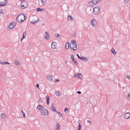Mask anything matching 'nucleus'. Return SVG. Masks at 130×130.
<instances>
[{"instance_id":"obj_38","label":"nucleus","mask_w":130,"mask_h":130,"mask_svg":"<svg viewBox=\"0 0 130 130\" xmlns=\"http://www.w3.org/2000/svg\"><path fill=\"white\" fill-rule=\"evenodd\" d=\"M53 107H55L54 106L53 104L52 103L51 105V109H52V108H53Z\"/></svg>"},{"instance_id":"obj_14","label":"nucleus","mask_w":130,"mask_h":130,"mask_svg":"<svg viewBox=\"0 0 130 130\" xmlns=\"http://www.w3.org/2000/svg\"><path fill=\"white\" fill-rule=\"evenodd\" d=\"M46 102H47V104L48 105L49 103V97L48 96H46Z\"/></svg>"},{"instance_id":"obj_45","label":"nucleus","mask_w":130,"mask_h":130,"mask_svg":"<svg viewBox=\"0 0 130 130\" xmlns=\"http://www.w3.org/2000/svg\"><path fill=\"white\" fill-rule=\"evenodd\" d=\"M127 98L128 99H130V95L129 94H128Z\"/></svg>"},{"instance_id":"obj_34","label":"nucleus","mask_w":130,"mask_h":130,"mask_svg":"<svg viewBox=\"0 0 130 130\" xmlns=\"http://www.w3.org/2000/svg\"><path fill=\"white\" fill-rule=\"evenodd\" d=\"M84 58L85 57H81L80 59L82 60H83V61H84Z\"/></svg>"},{"instance_id":"obj_27","label":"nucleus","mask_w":130,"mask_h":130,"mask_svg":"<svg viewBox=\"0 0 130 130\" xmlns=\"http://www.w3.org/2000/svg\"><path fill=\"white\" fill-rule=\"evenodd\" d=\"M79 74L78 73L77 74H76L74 76V77H78L79 76Z\"/></svg>"},{"instance_id":"obj_36","label":"nucleus","mask_w":130,"mask_h":130,"mask_svg":"<svg viewBox=\"0 0 130 130\" xmlns=\"http://www.w3.org/2000/svg\"><path fill=\"white\" fill-rule=\"evenodd\" d=\"M56 92L57 93L56 94V95L57 96H58L59 95V92Z\"/></svg>"},{"instance_id":"obj_21","label":"nucleus","mask_w":130,"mask_h":130,"mask_svg":"<svg viewBox=\"0 0 130 130\" xmlns=\"http://www.w3.org/2000/svg\"><path fill=\"white\" fill-rule=\"evenodd\" d=\"M91 2H92L94 5H96V4H97L96 0H92Z\"/></svg>"},{"instance_id":"obj_33","label":"nucleus","mask_w":130,"mask_h":130,"mask_svg":"<svg viewBox=\"0 0 130 130\" xmlns=\"http://www.w3.org/2000/svg\"><path fill=\"white\" fill-rule=\"evenodd\" d=\"M84 60H85L86 61H88V59L87 57H85Z\"/></svg>"},{"instance_id":"obj_17","label":"nucleus","mask_w":130,"mask_h":130,"mask_svg":"<svg viewBox=\"0 0 130 130\" xmlns=\"http://www.w3.org/2000/svg\"><path fill=\"white\" fill-rule=\"evenodd\" d=\"M111 52L114 55H115L116 53V52L115 51V50L113 49L112 48L111 50Z\"/></svg>"},{"instance_id":"obj_18","label":"nucleus","mask_w":130,"mask_h":130,"mask_svg":"<svg viewBox=\"0 0 130 130\" xmlns=\"http://www.w3.org/2000/svg\"><path fill=\"white\" fill-rule=\"evenodd\" d=\"M26 35V32L25 31L23 33V35L22 37V39H24L25 38Z\"/></svg>"},{"instance_id":"obj_20","label":"nucleus","mask_w":130,"mask_h":130,"mask_svg":"<svg viewBox=\"0 0 130 130\" xmlns=\"http://www.w3.org/2000/svg\"><path fill=\"white\" fill-rule=\"evenodd\" d=\"M41 105H39L37 106V108L39 110H41V111L42 109H41Z\"/></svg>"},{"instance_id":"obj_35","label":"nucleus","mask_w":130,"mask_h":130,"mask_svg":"<svg viewBox=\"0 0 130 130\" xmlns=\"http://www.w3.org/2000/svg\"><path fill=\"white\" fill-rule=\"evenodd\" d=\"M60 127V126L59 125L58 123H57V128H59Z\"/></svg>"},{"instance_id":"obj_25","label":"nucleus","mask_w":130,"mask_h":130,"mask_svg":"<svg viewBox=\"0 0 130 130\" xmlns=\"http://www.w3.org/2000/svg\"><path fill=\"white\" fill-rule=\"evenodd\" d=\"M55 36L59 38H60L61 37V36L58 34H56Z\"/></svg>"},{"instance_id":"obj_51","label":"nucleus","mask_w":130,"mask_h":130,"mask_svg":"<svg viewBox=\"0 0 130 130\" xmlns=\"http://www.w3.org/2000/svg\"><path fill=\"white\" fill-rule=\"evenodd\" d=\"M77 93L78 94H81V92L79 91H77Z\"/></svg>"},{"instance_id":"obj_22","label":"nucleus","mask_w":130,"mask_h":130,"mask_svg":"<svg viewBox=\"0 0 130 130\" xmlns=\"http://www.w3.org/2000/svg\"><path fill=\"white\" fill-rule=\"evenodd\" d=\"M72 60L74 63H75L76 65H77V63L76 62V60L75 59V58L73 59Z\"/></svg>"},{"instance_id":"obj_15","label":"nucleus","mask_w":130,"mask_h":130,"mask_svg":"<svg viewBox=\"0 0 130 130\" xmlns=\"http://www.w3.org/2000/svg\"><path fill=\"white\" fill-rule=\"evenodd\" d=\"M46 77L49 81H51L52 79V76H47Z\"/></svg>"},{"instance_id":"obj_46","label":"nucleus","mask_w":130,"mask_h":130,"mask_svg":"<svg viewBox=\"0 0 130 130\" xmlns=\"http://www.w3.org/2000/svg\"><path fill=\"white\" fill-rule=\"evenodd\" d=\"M36 86L39 89H40V88H39V85L38 84H36Z\"/></svg>"},{"instance_id":"obj_7","label":"nucleus","mask_w":130,"mask_h":130,"mask_svg":"<svg viewBox=\"0 0 130 130\" xmlns=\"http://www.w3.org/2000/svg\"><path fill=\"white\" fill-rule=\"evenodd\" d=\"M94 5L93 3L91 1L88 4V6L90 8H93Z\"/></svg>"},{"instance_id":"obj_29","label":"nucleus","mask_w":130,"mask_h":130,"mask_svg":"<svg viewBox=\"0 0 130 130\" xmlns=\"http://www.w3.org/2000/svg\"><path fill=\"white\" fill-rule=\"evenodd\" d=\"M64 111L66 113H67L68 112V110L67 108H65L64 109Z\"/></svg>"},{"instance_id":"obj_47","label":"nucleus","mask_w":130,"mask_h":130,"mask_svg":"<svg viewBox=\"0 0 130 130\" xmlns=\"http://www.w3.org/2000/svg\"><path fill=\"white\" fill-rule=\"evenodd\" d=\"M0 63L2 64H3L5 63V62H0Z\"/></svg>"},{"instance_id":"obj_16","label":"nucleus","mask_w":130,"mask_h":130,"mask_svg":"<svg viewBox=\"0 0 130 130\" xmlns=\"http://www.w3.org/2000/svg\"><path fill=\"white\" fill-rule=\"evenodd\" d=\"M65 46L66 48L67 49H68L69 48V44L68 42L66 43Z\"/></svg>"},{"instance_id":"obj_5","label":"nucleus","mask_w":130,"mask_h":130,"mask_svg":"<svg viewBox=\"0 0 130 130\" xmlns=\"http://www.w3.org/2000/svg\"><path fill=\"white\" fill-rule=\"evenodd\" d=\"M8 1L7 0H4L3 2H0V6H5L7 4Z\"/></svg>"},{"instance_id":"obj_43","label":"nucleus","mask_w":130,"mask_h":130,"mask_svg":"<svg viewBox=\"0 0 130 130\" xmlns=\"http://www.w3.org/2000/svg\"><path fill=\"white\" fill-rule=\"evenodd\" d=\"M3 10H2L1 9H0V13H3Z\"/></svg>"},{"instance_id":"obj_49","label":"nucleus","mask_w":130,"mask_h":130,"mask_svg":"<svg viewBox=\"0 0 130 130\" xmlns=\"http://www.w3.org/2000/svg\"><path fill=\"white\" fill-rule=\"evenodd\" d=\"M126 78L128 79H129L130 78L129 76L128 75L127 76Z\"/></svg>"},{"instance_id":"obj_1","label":"nucleus","mask_w":130,"mask_h":130,"mask_svg":"<svg viewBox=\"0 0 130 130\" xmlns=\"http://www.w3.org/2000/svg\"><path fill=\"white\" fill-rule=\"evenodd\" d=\"M25 16L23 13L18 15L17 18V21L19 23H21L23 21L25 20Z\"/></svg>"},{"instance_id":"obj_55","label":"nucleus","mask_w":130,"mask_h":130,"mask_svg":"<svg viewBox=\"0 0 130 130\" xmlns=\"http://www.w3.org/2000/svg\"><path fill=\"white\" fill-rule=\"evenodd\" d=\"M39 21V19H38L36 21V23H38Z\"/></svg>"},{"instance_id":"obj_58","label":"nucleus","mask_w":130,"mask_h":130,"mask_svg":"<svg viewBox=\"0 0 130 130\" xmlns=\"http://www.w3.org/2000/svg\"><path fill=\"white\" fill-rule=\"evenodd\" d=\"M23 39H22V38H21V41H22V40H23Z\"/></svg>"},{"instance_id":"obj_13","label":"nucleus","mask_w":130,"mask_h":130,"mask_svg":"<svg viewBox=\"0 0 130 130\" xmlns=\"http://www.w3.org/2000/svg\"><path fill=\"white\" fill-rule=\"evenodd\" d=\"M37 11H40L42 12L43 11H45L46 10L45 9H37Z\"/></svg>"},{"instance_id":"obj_6","label":"nucleus","mask_w":130,"mask_h":130,"mask_svg":"<svg viewBox=\"0 0 130 130\" xmlns=\"http://www.w3.org/2000/svg\"><path fill=\"white\" fill-rule=\"evenodd\" d=\"M100 9H93V13L94 14H97L99 12Z\"/></svg>"},{"instance_id":"obj_4","label":"nucleus","mask_w":130,"mask_h":130,"mask_svg":"<svg viewBox=\"0 0 130 130\" xmlns=\"http://www.w3.org/2000/svg\"><path fill=\"white\" fill-rule=\"evenodd\" d=\"M15 24L16 23L14 22H13L12 23H11L9 24L8 27L10 29H12L14 27Z\"/></svg>"},{"instance_id":"obj_19","label":"nucleus","mask_w":130,"mask_h":130,"mask_svg":"<svg viewBox=\"0 0 130 130\" xmlns=\"http://www.w3.org/2000/svg\"><path fill=\"white\" fill-rule=\"evenodd\" d=\"M68 19L69 20H71L72 19H73L71 16L68 15Z\"/></svg>"},{"instance_id":"obj_9","label":"nucleus","mask_w":130,"mask_h":130,"mask_svg":"<svg viewBox=\"0 0 130 130\" xmlns=\"http://www.w3.org/2000/svg\"><path fill=\"white\" fill-rule=\"evenodd\" d=\"M124 117L126 119H128L130 117V113H127L124 114Z\"/></svg>"},{"instance_id":"obj_56","label":"nucleus","mask_w":130,"mask_h":130,"mask_svg":"<svg viewBox=\"0 0 130 130\" xmlns=\"http://www.w3.org/2000/svg\"><path fill=\"white\" fill-rule=\"evenodd\" d=\"M59 81V80L58 79H56V82H58Z\"/></svg>"},{"instance_id":"obj_37","label":"nucleus","mask_w":130,"mask_h":130,"mask_svg":"<svg viewBox=\"0 0 130 130\" xmlns=\"http://www.w3.org/2000/svg\"><path fill=\"white\" fill-rule=\"evenodd\" d=\"M71 57L72 58V59H73L74 58V56L73 55H71Z\"/></svg>"},{"instance_id":"obj_2","label":"nucleus","mask_w":130,"mask_h":130,"mask_svg":"<svg viewBox=\"0 0 130 130\" xmlns=\"http://www.w3.org/2000/svg\"><path fill=\"white\" fill-rule=\"evenodd\" d=\"M70 46L71 48L73 50H76L77 49L76 42L74 40L72 41V42Z\"/></svg>"},{"instance_id":"obj_31","label":"nucleus","mask_w":130,"mask_h":130,"mask_svg":"<svg viewBox=\"0 0 130 130\" xmlns=\"http://www.w3.org/2000/svg\"><path fill=\"white\" fill-rule=\"evenodd\" d=\"M82 74H79V77L80 79H82Z\"/></svg>"},{"instance_id":"obj_24","label":"nucleus","mask_w":130,"mask_h":130,"mask_svg":"<svg viewBox=\"0 0 130 130\" xmlns=\"http://www.w3.org/2000/svg\"><path fill=\"white\" fill-rule=\"evenodd\" d=\"M56 112L57 113V114L60 117H61L62 116V114L61 113L58 111H56Z\"/></svg>"},{"instance_id":"obj_39","label":"nucleus","mask_w":130,"mask_h":130,"mask_svg":"<svg viewBox=\"0 0 130 130\" xmlns=\"http://www.w3.org/2000/svg\"><path fill=\"white\" fill-rule=\"evenodd\" d=\"M31 23H32V24H35L36 23V21L34 22L32 21L31 22Z\"/></svg>"},{"instance_id":"obj_52","label":"nucleus","mask_w":130,"mask_h":130,"mask_svg":"<svg viewBox=\"0 0 130 130\" xmlns=\"http://www.w3.org/2000/svg\"><path fill=\"white\" fill-rule=\"evenodd\" d=\"M41 109L42 110L45 109V108H44V106H41Z\"/></svg>"},{"instance_id":"obj_8","label":"nucleus","mask_w":130,"mask_h":130,"mask_svg":"<svg viewBox=\"0 0 130 130\" xmlns=\"http://www.w3.org/2000/svg\"><path fill=\"white\" fill-rule=\"evenodd\" d=\"M97 22L94 19H92L91 21V25L93 26H94L96 24Z\"/></svg>"},{"instance_id":"obj_41","label":"nucleus","mask_w":130,"mask_h":130,"mask_svg":"<svg viewBox=\"0 0 130 130\" xmlns=\"http://www.w3.org/2000/svg\"><path fill=\"white\" fill-rule=\"evenodd\" d=\"M129 1V0H125V3H126L128 2Z\"/></svg>"},{"instance_id":"obj_50","label":"nucleus","mask_w":130,"mask_h":130,"mask_svg":"<svg viewBox=\"0 0 130 130\" xmlns=\"http://www.w3.org/2000/svg\"><path fill=\"white\" fill-rule=\"evenodd\" d=\"M5 64H8V65H9V63L8 62H5Z\"/></svg>"},{"instance_id":"obj_12","label":"nucleus","mask_w":130,"mask_h":130,"mask_svg":"<svg viewBox=\"0 0 130 130\" xmlns=\"http://www.w3.org/2000/svg\"><path fill=\"white\" fill-rule=\"evenodd\" d=\"M24 4H25V2H23L21 3V7L22 8H23L22 7H24L23 8H25L26 7H27V5L25 6L24 5Z\"/></svg>"},{"instance_id":"obj_10","label":"nucleus","mask_w":130,"mask_h":130,"mask_svg":"<svg viewBox=\"0 0 130 130\" xmlns=\"http://www.w3.org/2000/svg\"><path fill=\"white\" fill-rule=\"evenodd\" d=\"M55 45L56 43L55 42H53L51 44V48L53 49L55 48H56Z\"/></svg>"},{"instance_id":"obj_53","label":"nucleus","mask_w":130,"mask_h":130,"mask_svg":"<svg viewBox=\"0 0 130 130\" xmlns=\"http://www.w3.org/2000/svg\"><path fill=\"white\" fill-rule=\"evenodd\" d=\"M94 8H100V7L99 6H96L94 7Z\"/></svg>"},{"instance_id":"obj_57","label":"nucleus","mask_w":130,"mask_h":130,"mask_svg":"<svg viewBox=\"0 0 130 130\" xmlns=\"http://www.w3.org/2000/svg\"><path fill=\"white\" fill-rule=\"evenodd\" d=\"M80 121L79 120L78 121V123L79 124V123H80Z\"/></svg>"},{"instance_id":"obj_42","label":"nucleus","mask_w":130,"mask_h":130,"mask_svg":"<svg viewBox=\"0 0 130 130\" xmlns=\"http://www.w3.org/2000/svg\"><path fill=\"white\" fill-rule=\"evenodd\" d=\"M43 100L42 99H39V102H42Z\"/></svg>"},{"instance_id":"obj_26","label":"nucleus","mask_w":130,"mask_h":130,"mask_svg":"<svg viewBox=\"0 0 130 130\" xmlns=\"http://www.w3.org/2000/svg\"><path fill=\"white\" fill-rule=\"evenodd\" d=\"M81 126L80 124V123H79V124L78 125V130H80L81 129Z\"/></svg>"},{"instance_id":"obj_44","label":"nucleus","mask_w":130,"mask_h":130,"mask_svg":"<svg viewBox=\"0 0 130 130\" xmlns=\"http://www.w3.org/2000/svg\"><path fill=\"white\" fill-rule=\"evenodd\" d=\"M45 34L47 35V36H49V35H48V33L47 31H46L45 32Z\"/></svg>"},{"instance_id":"obj_48","label":"nucleus","mask_w":130,"mask_h":130,"mask_svg":"<svg viewBox=\"0 0 130 130\" xmlns=\"http://www.w3.org/2000/svg\"><path fill=\"white\" fill-rule=\"evenodd\" d=\"M76 55L77 56V57H78V58H79V59H80V57L79 56V55L78 54H76Z\"/></svg>"},{"instance_id":"obj_40","label":"nucleus","mask_w":130,"mask_h":130,"mask_svg":"<svg viewBox=\"0 0 130 130\" xmlns=\"http://www.w3.org/2000/svg\"><path fill=\"white\" fill-rule=\"evenodd\" d=\"M40 1L43 5L45 3V2L43 0H40Z\"/></svg>"},{"instance_id":"obj_54","label":"nucleus","mask_w":130,"mask_h":130,"mask_svg":"<svg viewBox=\"0 0 130 130\" xmlns=\"http://www.w3.org/2000/svg\"><path fill=\"white\" fill-rule=\"evenodd\" d=\"M87 122L88 123H90V124H91V121L90 120H88L87 121Z\"/></svg>"},{"instance_id":"obj_23","label":"nucleus","mask_w":130,"mask_h":130,"mask_svg":"<svg viewBox=\"0 0 130 130\" xmlns=\"http://www.w3.org/2000/svg\"><path fill=\"white\" fill-rule=\"evenodd\" d=\"M14 62L16 65H19L20 64V62L19 61H18V60H15Z\"/></svg>"},{"instance_id":"obj_32","label":"nucleus","mask_w":130,"mask_h":130,"mask_svg":"<svg viewBox=\"0 0 130 130\" xmlns=\"http://www.w3.org/2000/svg\"><path fill=\"white\" fill-rule=\"evenodd\" d=\"M49 36H46L45 37V39L46 40H48L49 39Z\"/></svg>"},{"instance_id":"obj_11","label":"nucleus","mask_w":130,"mask_h":130,"mask_svg":"<svg viewBox=\"0 0 130 130\" xmlns=\"http://www.w3.org/2000/svg\"><path fill=\"white\" fill-rule=\"evenodd\" d=\"M1 118L3 119H6V115L4 113H2L0 116Z\"/></svg>"},{"instance_id":"obj_28","label":"nucleus","mask_w":130,"mask_h":130,"mask_svg":"<svg viewBox=\"0 0 130 130\" xmlns=\"http://www.w3.org/2000/svg\"><path fill=\"white\" fill-rule=\"evenodd\" d=\"M52 110L53 111H56H56H57L56 110L55 107H53V108H52Z\"/></svg>"},{"instance_id":"obj_30","label":"nucleus","mask_w":130,"mask_h":130,"mask_svg":"<svg viewBox=\"0 0 130 130\" xmlns=\"http://www.w3.org/2000/svg\"><path fill=\"white\" fill-rule=\"evenodd\" d=\"M21 112H22V113H23V117L24 118H25V113L23 112V110Z\"/></svg>"},{"instance_id":"obj_59","label":"nucleus","mask_w":130,"mask_h":130,"mask_svg":"<svg viewBox=\"0 0 130 130\" xmlns=\"http://www.w3.org/2000/svg\"><path fill=\"white\" fill-rule=\"evenodd\" d=\"M38 8H40L39 7Z\"/></svg>"},{"instance_id":"obj_3","label":"nucleus","mask_w":130,"mask_h":130,"mask_svg":"<svg viewBox=\"0 0 130 130\" xmlns=\"http://www.w3.org/2000/svg\"><path fill=\"white\" fill-rule=\"evenodd\" d=\"M41 113L43 115H47L48 114V110L46 109H42L41 111Z\"/></svg>"}]
</instances>
